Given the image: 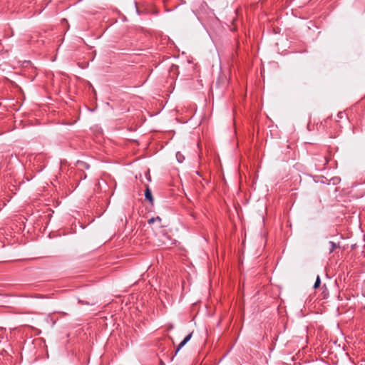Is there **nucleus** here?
<instances>
[{"mask_svg":"<svg viewBox=\"0 0 365 365\" xmlns=\"http://www.w3.org/2000/svg\"><path fill=\"white\" fill-rule=\"evenodd\" d=\"M320 284H321L320 277L317 276L316 282L314 284V289H317L320 286Z\"/></svg>","mask_w":365,"mask_h":365,"instance_id":"nucleus-5","label":"nucleus"},{"mask_svg":"<svg viewBox=\"0 0 365 365\" xmlns=\"http://www.w3.org/2000/svg\"><path fill=\"white\" fill-rule=\"evenodd\" d=\"M155 221H158V222H161V218L160 217H152L150 218L149 220H148V223L149 224H152Z\"/></svg>","mask_w":365,"mask_h":365,"instance_id":"nucleus-6","label":"nucleus"},{"mask_svg":"<svg viewBox=\"0 0 365 365\" xmlns=\"http://www.w3.org/2000/svg\"><path fill=\"white\" fill-rule=\"evenodd\" d=\"M192 335V332L190 333L185 339L180 343L177 347L175 354L190 340Z\"/></svg>","mask_w":365,"mask_h":365,"instance_id":"nucleus-1","label":"nucleus"},{"mask_svg":"<svg viewBox=\"0 0 365 365\" xmlns=\"http://www.w3.org/2000/svg\"><path fill=\"white\" fill-rule=\"evenodd\" d=\"M328 163V160H327V158H324V165Z\"/></svg>","mask_w":365,"mask_h":365,"instance_id":"nucleus-8","label":"nucleus"},{"mask_svg":"<svg viewBox=\"0 0 365 365\" xmlns=\"http://www.w3.org/2000/svg\"><path fill=\"white\" fill-rule=\"evenodd\" d=\"M145 199L148 200L151 205L153 204L154 199L153 197L151 190H150L148 186H147V187L145 189Z\"/></svg>","mask_w":365,"mask_h":365,"instance_id":"nucleus-2","label":"nucleus"},{"mask_svg":"<svg viewBox=\"0 0 365 365\" xmlns=\"http://www.w3.org/2000/svg\"><path fill=\"white\" fill-rule=\"evenodd\" d=\"M176 158H177L178 162H180V163H182V160H184L183 155L182 154H180L179 152L177 153Z\"/></svg>","mask_w":365,"mask_h":365,"instance_id":"nucleus-7","label":"nucleus"},{"mask_svg":"<svg viewBox=\"0 0 365 365\" xmlns=\"http://www.w3.org/2000/svg\"><path fill=\"white\" fill-rule=\"evenodd\" d=\"M341 115H342V113H339L338 114V116H339V118H342V116H341Z\"/></svg>","mask_w":365,"mask_h":365,"instance_id":"nucleus-9","label":"nucleus"},{"mask_svg":"<svg viewBox=\"0 0 365 365\" xmlns=\"http://www.w3.org/2000/svg\"><path fill=\"white\" fill-rule=\"evenodd\" d=\"M77 165L78 167H80L81 168H86V169L89 168V165H88L87 163H86L83 161H78Z\"/></svg>","mask_w":365,"mask_h":365,"instance_id":"nucleus-3","label":"nucleus"},{"mask_svg":"<svg viewBox=\"0 0 365 365\" xmlns=\"http://www.w3.org/2000/svg\"><path fill=\"white\" fill-rule=\"evenodd\" d=\"M329 244L330 245V249H329V253H331L334 251V250L337 247L336 245L332 242V241H330L329 242Z\"/></svg>","mask_w":365,"mask_h":365,"instance_id":"nucleus-4","label":"nucleus"}]
</instances>
